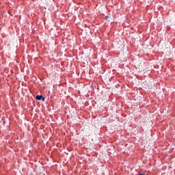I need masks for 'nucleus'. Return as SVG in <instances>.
<instances>
[{
    "mask_svg": "<svg viewBox=\"0 0 175 175\" xmlns=\"http://www.w3.org/2000/svg\"><path fill=\"white\" fill-rule=\"evenodd\" d=\"M36 99H37V100H42V102H44V97H43V96H42V95L36 96Z\"/></svg>",
    "mask_w": 175,
    "mask_h": 175,
    "instance_id": "obj_1",
    "label": "nucleus"
},
{
    "mask_svg": "<svg viewBox=\"0 0 175 175\" xmlns=\"http://www.w3.org/2000/svg\"><path fill=\"white\" fill-rule=\"evenodd\" d=\"M105 20H109V16H105Z\"/></svg>",
    "mask_w": 175,
    "mask_h": 175,
    "instance_id": "obj_2",
    "label": "nucleus"
}]
</instances>
